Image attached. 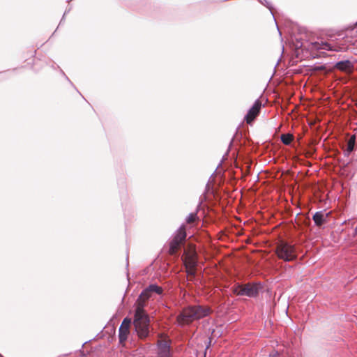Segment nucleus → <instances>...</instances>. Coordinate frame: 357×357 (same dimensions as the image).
<instances>
[{"instance_id":"nucleus-21","label":"nucleus","mask_w":357,"mask_h":357,"mask_svg":"<svg viewBox=\"0 0 357 357\" xmlns=\"http://www.w3.org/2000/svg\"><path fill=\"white\" fill-rule=\"evenodd\" d=\"M270 357H283L282 355L280 354L278 351H275L273 354H271Z\"/></svg>"},{"instance_id":"nucleus-24","label":"nucleus","mask_w":357,"mask_h":357,"mask_svg":"<svg viewBox=\"0 0 357 357\" xmlns=\"http://www.w3.org/2000/svg\"><path fill=\"white\" fill-rule=\"evenodd\" d=\"M302 46H303V43L301 42L298 41V43L296 44V47H301Z\"/></svg>"},{"instance_id":"nucleus-11","label":"nucleus","mask_w":357,"mask_h":357,"mask_svg":"<svg viewBox=\"0 0 357 357\" xmlns=\"http://www.w3.org/2000/svg\"><path fill=\"white\" fill-rule=\"evenodd\" d=\"M242 137V133L241 132L239 131L238 128L236 129V133L235 135H234L233 138L231 139L230 142H229V147L227 149V151H226V153H225V155L222 156V160H220V163L218 164V165L217 166L215 170L212 173V174L210 176V178L215 174L217 169L220 167L222 164V162H224V160L227 158V155H229V153L231 150V146H233L234 142L236 140H238L240 139Z\"/></svg>"},{"instance_id":"nucleus-18","label":"nucleus","mask_w":357,"mask_h":357,"mask_svg":"<svg viewBox=\"0 0 357 357\" xmlns=\"http://www.w3.org/2000/svg\"><path fill=\"white\" fill-rule=\"evenodd\" d=\"M60 73L63 76V77L69 82V84L76 90V91L83 98V96L82 93L79 91V90L76 88V86L74 85V84L71 82V80L68 78V77L66 75V73L63 72V70L61 68H59Z\"/></svg>"},{"instance_id":"nucleus-9","label":"nucleus","mask_w":357,"mask_h":357,"mask_svg":"<svg viewBox=\"0 0 357 357\" xmlns=\"http://www.w3.org/2000/svg\"><path fill=\"white\" fill-rule=\"evenodd\" d=\"M158 357H169L170 345L167 341L161 340L158 342Z\"/></svg>"},{"instance_id":"nucleus-15","label":"nucleus","mask_w":357,"mask_h":357,"mask_svg":"<svg viewBox=\"0 0 357 357\" xmlns=\"http://www.w3.org/2000/svg\"><path fill=\"white\" fill-rule=\"evenodd\" d=\"M162 291V288L155 284H151L145 288V293L150 292L152 294L155 293L158 295H161Z\"/></svg>"},{"instance_id":"nucleus-29","label":"nucleus","mask_w":357,"mask_h":357,"mask_svg":"<svg viewBox=\"0 0 357 357\" xmlns=\"http://www.w3.org/2000/svg\"><path fill=\"white\" fill-rule=\"evenodd\" d=\"M72 1V0H67V2H68V3H69V2H70V1Z\"/></svg>"},{"instance_id":"nucleus-20","label":"nucleus","mask_w":357,"mask_h":357,"mask_svg":"<svg viewBox=\"0 0 357 357\" xmlns=\"http://www.w3.org/2000/svg\"><path fill=\"white\" fill-rule=\"evenodd\" d=\"M71 10V7L70 6L69 8H66L63 16H62V18L59 22V25L62 24V22L64 21V19H65V16L67 13H68Z\"/></svg>"},{"instance_id":"nucleus-7","label":"nucleus","mask_w":357,"mask_h":357,"mask_svg":"<svg viewBox=\"0 0 357 357\" xmlns=\"http://www.w3.org/2000/svg\"><path fill=\"white\" fill-rule=\"evenodd\" d=\"M132 323L131 319L126 317L123 320L119 328V339L121 344L125 342L130 333V326Z\"/></svg>"},{"instance_id":"nucleus-25","label":"nucleus","mask_w":357,"mask_h":357,"mask_svg":"<svg viewBox=\"0 0 357 357\" xmlns=\"http://www.w3.org/2000/svg\"><path fill=\"white\" fill-rule=\"evenodd\" d=\"M128 357H140V356L137 354H130Z\"/></svg>"},{"instance_id":"nucleus-28","label":"nucleus","mask_w":357,"mask_h":357,"mask_svg":"<svg viewBox=\"0 0 357 357\" xmlns=\"http://www.w3.org/2000/svg\"><path fill=\"white\" fill-rule=\"evenodd\" d=\"M208 183H209V181H208V183H206V188H207L208 187V185H209V184H208Z\"/></svg>"},{"instance_id":"nucleus-2","label":"nucleus","mask_w":357,"mask_h":357,"mask_svg":"<svg viewBox=\"0 0 357 357\" xmlns=\"http://www.w3.org/2000/svg\"><path fill=\"white\" fill-rule=\"evenodd\" d=\"M135 331L140 340H146L151 333L150 318L143 309V305L137 306L133 318Z\"/></svg>"},{"instance_id":"nucleus-3","label":"nucleus","mask_w":357,"mask_h":357,"mask_svg":"<svg viewBox=\"0 0 357 357\" xmlns=\"http://www.w3.org/2000/svg\"><path fill=\"white\" fill-rule=\"evenodd\" d=\"M211 309L207 306L191 305L184 308L177 319L180 324H188L209 315Z\"/></svg>"},{"instance_id":"nucleus-13","label":"nucleus","mask_w":357,"mask_h":357,"mask_svg":"<svg viewBox=\"0 0 357 357\" xmlns=\"http://www.w3.org/2000/svg\"><path fill=\"white\" fill-rule=\"evenodd\" d=\"M356 136L353 135L349 139L347 147L344 149V155L348 157L355 149Z\"/></svg>"},{"instance_id":"nucleus-1","label":"nucleus","mask_w":357,"mask_h":357,"mask_svg":"<svg viewBox=\"0 0 357 357\" xmlns=\"http://www.w3.org/2000/svg\"><path fill=\"white\" fill-rule=\"evenodd\" d=\"M187 234L185 226L182 224L174 232L168 243L162 249L158 257L160 259L165 257L166 264L161 265L160 268H198L202 264V259L195 248H185L182 250V246L185 242Z\"/></svg>"},{"instance_id":"nucleus-22","label":"nucleus","mask_w":357,"mask_h":357,"mask_svg":"<svg viewBox=\"0 0 357 357\" xmlns=\"http://www.w3.org/2000/svg\"><path fill=\"white\" fill-rule=\"evenodd\" d=\"M197 269H192V268H190V269H185L186 271V273L188 274V275H194L195 273V271Z\"/></svg>"},{"instance_id":"nucleus-10","label":"nucleus","mask_w":357,"mask_h":357,"mask_svg":"<svg viewBox=\"0 0 357 357\" xmlns=\"http://www.w3.org/2000/svg\"><path fill=\"white\" fill-rule=\"evenodd\" d=\"M333 68L341 72L347 73L353 70L354 63L349 59H344L336 62L334 64Z\"/></svg>"},{"instance_id":"nucleus-4","label":"nucleus","mask_w":357,"mask_h":357,"mask_svg":"<svg viewBox=\"0 0 357 357\" xmlns=\"http://www.w3.org/2000/svg\"><path fill=\"white\" fill-rule=\"evenodd\" d=\"M263 289L260 282H249L244 284H236L234 287V293L238 296L256 297Z\"/></svg>"},{"instance_id":"nucleus-27","label":"nucleus","mask_w":357,"mask_h":357,"mask_svg":"<svg viewBox=\"0 0 357 357\" xmlns=\"http://www.w3.org/2000/svg\"><path fill=\"white\" fill-rule=\"evenodd\" d=\"M126 268H128V266H129V264H128V261H126Z\"/></svg>"},{"instance_id":"nucleus-6","label":"nucleus","mask_w":357,"mask_h":357,"mask_svg":"<svg viewBox=\"0 0 357 357\" xmlns=\"http://www.w3.org/2000/svg\"><path fill=\"white\" fill-rule=\"evenodd\" d=\"M263 104L259 99H257L252 106L248 109L244 119L248 124L251 125L256 117L259 114L260 110L263 107Z\"/></svg>"},{"instance_id":"nucleus-16","label":"nucleus","mask_w":357,"mask_h":357,"mask_svg":"<svg viewBox=\"0 0 357 357\" xmlns=\"http://www.w3.org/2000/svg\"><path fill=\"white\" fill-rule=\"evenodd\" d=\"M294 139V135L291 133L282 134L280 136V140L284 145H290Z\"/></svg>"},{"instance_id":"nucleus-5","label":"nucleus","mask_w":357,"mask_h":357,"mask_svg":"<svg viewBox=\"0 0 357 357\" xmlns=\"http://www.w3.org/2000/svg\"><path fill=\"white\" fill-rule=\"evenodd\" d=\"M278 257L285 261H290L295 258V249L293 245L287 242H282L278 247Z\"/></svg>"},{"instance_id":"nucleus-17","label":"nucleus","mask_w":357,"mask_h":357,"mask_svg":"<svg viewBox=\"0 0 357 357\" xmlns=\"http://www.w3.org/2000/svg\"><path fill=\"white\" fill-rule=\"evenodd\" d=\"M258 1L260 3H261L263 6L266 7L270 10V13L272 15V16L273 17L274 20H275L274 13L273 12V6L272 3L270 1H268V0H258Z\"/></svg>"},{"instance_id":"nucleus-12","label":"nucleus","mask_w":357,"mask_h":357,"mask_svg":"<svg viewBox=\"0 0 357 357\" xmlns=\"http://www.w3.org/2000/svg\"><path fill=\"white\" fill-rule=\"evenodd\" d=\"M312 48L317 50H331V51H338L337 49L333 47L332 44L327 42H319L316 41L311 43Z\"/></svg>"},{"instance_id":"nucleus-30","label":"nucleus","mask_w":357,"mask_h":357,"mask_svg":"<svg viewBox=\"0 0 357 357\" xmlns=\"http://www.w3.org/2000/svg\"><path fill=\"white\" fill-rule=\"evenodd\" d=\"M0 357H2V356L0 355Z\"/></svg>"},{"instance_id":"nucleus-14","label":"nucleus","mask_w":357,"mask_h":357,"mask_svg":"<svg viewBox=\"0 0 357 357\" xmlns=\"http://www.w3.org/2000/svg\"><path fill=\"white\" fill-rule=\"evenodd\" d=\"M152 296V294L150 292L145 293V289L141 292V294L139 296V298H137V305L139 306L140 305H143V308L145 305V302L149 299Z\"/></svg>"},{"instance_id":"nucleus-19","label":"nucleus","mask_w":357,"mask_h":357,"mask_svg":"<svg viewBox=\"0 0 357 357\" xmlns=\"http://www.w3.org/2000/svg\"><path fill=\"white\" fill-rule=\"evenodd\" d=\"M196 219H198L197 213L196 212L190 213L185 218V222L188 224H190V223H192V222H194Z\"/></svg>"},{"instance_id":"nucleus-8","label":"nucleus","mask_w":357,"mask_h":357,"mask_svg":"<svg viewBox=\"0 0 357 357\" xmlns=\"http://www.w3.org/2000/svg\"><path fill=\"white\" fill-rule=\"evenodd\" d=\"M330 213H326L325 211H319L315 212L312 215V220L314 225L317 227H321L326 223Z\"/></svg>"},{"instance_id":"nucleus-26","label":"nucleus","mask_w":357,"mask_h":357,"mask_svg":"<svg viewBox=\"0 0 357 357\" xmlns=\"http://www.w3.org/2000/svg\"><path fill=\"white\" fill-rule=\"evenodd\" d=\"M284 268H294V266L291 265V266H289L288 267L284 266Z\"/></svg>"},{"instance_id":"nucleus-23","label":"nucleus","mask_w":357,"mask_h":357,"mask_svg":"<svg viewBox=\"0 0 357 357\" xmlns=\"http://www.w3.org/2000/svg\"><path fill=\"white\" fill-rule=\"evenodd\" d=\"M317 68L318 70H325V69L326 68V66H325V65H321V66H319L317 67Z\"/></svg>"}]
</instances>
